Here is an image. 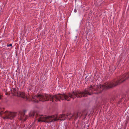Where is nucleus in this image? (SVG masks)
Returning <instances> with one entry per match:
<instances>
[{
	"label": "nucleus",
	"instance_id": "nucleus-1",
	"mask_svg": "<svg viewBox=\"0 0 129 129\" xmlns=\"http://www.w3.org/2000/svg\"><path fill=\"white\" fill-rule=\"evenodd\" d=\"M129 78V72H128L119 76L112 81L106 82L103 84L91 85L90 87L83 91H73L71 93L63 94L59 93L53 95L45 94V101L50 100V101L54 102L60 101V100L70 101L71 99L74 100L76 97L80 98L84 97L87 96V95H91L93 94H98L103 90L117 86Z\"/></svg>",
	"mask_w": 129,
	"mask_h": 129
},
{
	"label": "nucleus",
	"instance_id": "nucleus-2",
	"mask_svg": "<svg viewBox=\"0 0 129 129\" xmlns=\"http://www.w3.org/2000/svg\"><path fill=\"white\" fill-rule=\"evenodd\" d=\"M79 115V113H76L73 114L68 113L66 115L63 114H60L59 116H58L57 115L50 116H40L38 114H36L35 117L37 119H38V122L42 121L45 122L49 123L58 120H64L68 118L69 120L74 119V122L75 123V121L77 119Z\"/></svg>",
	"mask_w": 129,
	"mask_h": 129
},
{
	"label": "nucleus",
	"instance_id": "nucleus-3",
	"mask_svg": "<svg viewBox=\"0 0 129 129\" xmlns=\"http://www.w3.org/2000/svg\"><path fill=\"white\" fill-rule=\"evenodd\" d=\"M16 113L14 112H11L8 111H6L4 112L2 111L0 112V116L3 115L5 116L3 117L4 119H12L16 116Z\"/></svg>",
	"mask_w": 129,
	"mask_h": 129
},
{
	"label": "nucleus",
	"instance_id": "nucleus-4",
	"mask_svg": "<svg viewBox=\"0 0 129 129\" xmlns=\"http://www.w3.org/2000/svg\"><path fill=\"white\" fill-rule=\"evenodd\" d=\"M17 96L18 97H21L24 99L27 100L28 99V98L25 95V94L24 92L18 91V93L17 95Z\"/></svg>",
	"mask_w": 129,
	"mask_h": 129
},
{
	"label": "nucleus",
	"instance_id": "nucleus-5",
	"mask_svg": "<svg viewBox=\"0 0 129 129\" xmlns=\"http://www.w3.org/2000/svg\"><path fill=\"white\" fill-rule=\"evenodd\" d=\"M11 92V93L13 94V95L14 96H17V95L18 93V90L16 88H13L12 89H11L10 90Z\"/></svg>",
	"mask_w": 129,
	"mask_h": 129
},
{
	"label": "nucleus",
	"instance_id": "nucleus-6",
	"mask_svg": "<svg viewBox=\"0 0 129 129\" xmlns=\"http://www.w3.org/2000/svg\"><path fill=\"white\" fill-rule=\"evenodd\" d=\"M25 111H20L19 112V116H20L19 118L20 120H22L23 119V118L25 115L24 112Z\"/></svg>",
	"mask_w": 129,
	"mask_h": 129
},
{
	"label": "nucleus",
	"instance_id": "nucleus-7",
	"mask_svg": "<svg viewBox=\"0 0 129 129\" xmlns=\"http://www.w3.org/2000/svg\"><path fill=\"white\" fill-rule=\"evenodd\" d=\"M115 100H116V97L115 96H112L110 99V102L111 103H112Z\"/></svg>",
	"mask_w": 129,
	"mask_h": 129
},
{
	"label": "nucleus",
	"instance_id": "nucleus-8",
	"mask_svg": "<svg viewBox=\"0 0 129 129\" xmlns=\"http://www.w3.org/2000/svg\"><path fill=\"white\" fill-rule=\"evenodd\" d=\"M127 95L126 94H124L121 96V97L123 100L125 101L126 100V98L127 97Z\"/></svg>",
	"mask_w": 129,
	"mask_h": 129
},
{
	"label": "nucleus",
	"instance_id": "nucleus-9",
	"mask_svg": "<svg viewBox=\"0 0 129 129\" xmlns=\"http://www.w3.org/2000/svg\"><path fill=\"white\" fill-rule=\"evenodd\" d=\"M87 114V113H85L83 112L81 115V116H82L83 115L84 117L83 118V119H85L86 117Z\"/></svg>",
	"mask_w": 129,
	"mask_h": 129
},
{
	"label": "nucleus",
	"instance_id": "nucleus-10",
	"mask_svg": "<svg viewBox=\"0 0 129 129\" xmlns=\"http://www.w3.org/2000/svg\"><path fill=\"white\" fill-rule=\"evenodd\" d=\"M120 99L118 102V104H120L122 102L123 100L121 97V98L120 97Z\"/></svg>",
	"mask_w": 129,
	"mask_h": 129
},
{
	"label": "nucleus",
	"instance_id": "nucleus-11",
	"mask_svg": "<svg viewBox=\"0 0 129 129\" xmlns=\"http://www.w3.org/2000/svg\"><path fill=\"white\" fill-rule=\"evenodd\" d=\"M35 115V114L34 113H30L29 114V116L30 117H33Z\"/></svg>",
	"mask_w": 129,
	"mask_h": 129
},
{
	"label": "nucleus",
	"instance_id": "nucleus-12",
	"mask_svg": "<svg viewBox=\"0 0 129 129\" xmlns=\"http://www.w3.org/2000/svg\"><path fill=\"white\" fill-rule=\"evenodd\" d=\"M7 46L8 47H9L10 46H12V44H8L7 45Z\"/></svg>",
	"mask_w": 129,
	"mask_h": 129
},
{
	"label": "nucleus",
	"instance_id": "nucleus-13",
	"mask_svg": "<svg viewBox=\"0 0 129 129\" xmlns=\"http://www.w3.org/2000/svg\"><path fill=\"white\" fill-rule=\"evenodd\" d=\"M6 94L7 95H10V94H9V93H8L7 91V90H6Z\"/></svg>",
	"mask_w": 129,
	"mask_h": 129
},
{
	"label": "nucleus",
	"instance_id": "nucleus-14",
	"mask_svg": "<svg viewBox=\"0 0 129 129\" xmlns=\"http://www.w3.org/2000/svg\"><path fill=\"white\" fill-rule=\"evenodd\" d=\"M74 12H75V13H76L77 12V10L76 9H75L74 10Z\"/></svg>",
	"mask_w": 129,
	"mask_h": 129
},
{
	"label": "nucleus",
	"instance_id": "nucleus-15",
	"mask_svg": "<svg viewBox=\"0 0 129 129\" xmlns=\"http://www.w3.org/2000/svg\"><path fill=\"white\" fill-rule=\"evenodd\" d=\"M90 79V78H88L87 79H88V80H89Z\"/></svg>",
	"mask_w": 129,
	"mask_h": 129
},
{
	"label": "nucleus",
	"instance_id": "nucleus-16",
	"mask_svg": "<svg viewBox=\"0 0 129 129\" xmlns=\"http://www.w3.org/2000/svg\"><path fill=\"white\" fill-rule=\"evenodd\" d=\"M26 118H25L24 119V121H26Z\"/></svg>",
	"mask_w": 129,
	"mask_h": 129
},
{
	"label": "nucleus",
	"instance_id": "nucleus-17",
	"mask_svg": "<svg viewBox=\"0 0 129 129\" xmlns=\"http://www.w3.org/2000/svg\"><path fill=\"white\" fill-rule=\"evenodd\" d=\"M87 78V77L86 76V77L85 78V79H86V78Z\"/></svg>",
	"mask_w": 129,
	"mask_h": 129
},
{
	"label": "nucleus",
	"instance_id": "nucleus-18",
	"mask_svg": "<svg viewBox=\"0 0 129 129\" xmlns=\"http://www.w3.org/2000/svg\"><path fill=\"white\" fill-rule=\"evenodd\" d=\"M116 97V99L117 98H118V96H115Z\"/></svg>",
	"mask_w": 129,
	"mask_h": 129
},
{
	"label": "nucleus",
	"instance_id": "nucleus-19",
	"mask_svg": "<svg viewBox=\"0 0 129 129\" xmlns=\"http://www.w3.org/2000/svg\"><path fill=\"white\" fill-rule=\"evenodd\" d=\"M1 99V97H0V99Z\"/></svg>",
	"mask_w": 129,
	"mask_h": 129
}]
</instances>
